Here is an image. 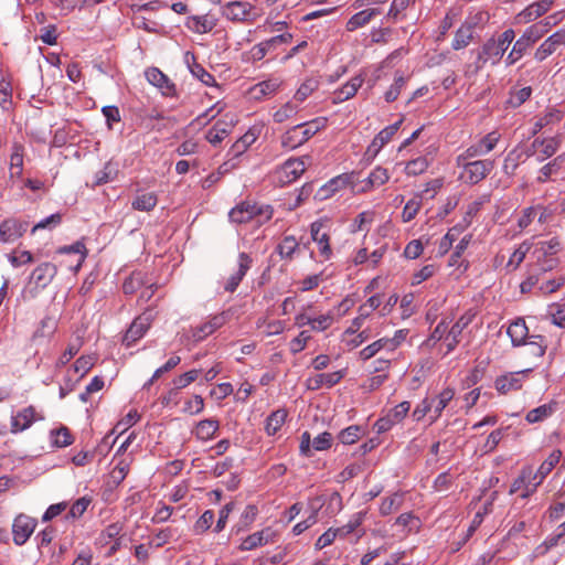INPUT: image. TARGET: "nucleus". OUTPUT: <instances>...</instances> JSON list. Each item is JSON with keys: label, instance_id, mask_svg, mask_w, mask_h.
<instances>
[{"label": "nucleus", "instance_id": "obj_1", "mask_svg": "<svg viewBox=\"0 0 565 565\" xmlns=\"http://www.w3.org/2000/svg\"><path fill=\"white\" fill-rule=\"evenodd\" d=\"M327 122L326 117H318L291 127L281 136V146L291 150L302 146L317 132L324 129Z\"/></svg>", "mask_w": 565, "mask_h": 565}, {"label": "nucleus", "instance_id": "obj_2", "mask_svg": "<svg viewBox=\"0 0 565 565\" xmlns=\"http://www.w3.org/2000/svg\"><path fill=\"white\" fill-rule=\"evenodd\" d=\"M515 38V32L512 29H507L498 40H489L482 46L480 51L477 52L478 62L476 68H482L486 66L487 62H490V65H494L499 62L511 43Z\"/></svg>", "mask_w": 565, "mask_h": 565}, {"label": "nucleus", "instance_id": "obj_3", "mask_svg": "<svg viewBox=\"0 0 565 565\" xmlns=\"http://www.w3.org/2000/svg\"><path fill=\"white\" fill-rule=\"evenodd\" d=\"M274 210L268 204H258L250 201H243L234 206L228 217L236 224L248 223L256 218L259 224L266 223L273 217Z\"/></svg>", "mask_w": 565, "mask_h": 565}, {"label": "nucleus", "instance_id": "obj_4", "mask_svg": "<svg viewBox=\"0 0 565 565\" xmlns=\"http://www.w3.org/2000/svg\"><path fill=\"white\" fill-rule=\"evenodd\" d=\"M223 14L233 22H254L263 15V10L245 1H232L223 8Z\"/></svg>", "mask_w": 565, "mask_h": 565}, {"label": "nucleus", "instance_id": "obj_5", "mask_svg": "<svg viewBox=\"0 0 565 565\" xmlns=\"http://www.w3.org/2000/svg\"><path fill=\"white\" fill-rule=\"evenodd\" d=\"M494 160H475L466 166V172H461L459 178L467 184H478L491 173L494 169Z\"/></svg>", "mask_w": 565, "mask_h": 565}, {"label": "nucleus", "instance_id": "obj_6", "mask_svg": "<svg viewBox=\"0 0 565 565\" xmlns=\"http://www.w3.org/2000/svg\"><path fill=\"white\" fill-rule=\"evenodd\" d=\"M36 525L38 521L35 519L23 513L17 515L12 524L14 544L18 546L25 544L30 536L33 534Z\"/></svg>", "mask_w": 565, "mask_h": 565}, {"label": "nucleus", "instance_id": "obj_7", "mask_svg": "<svg viewBox=\"0 0 565 565\" xmlns=\"http://www.w3.org/2000/svg\"><path fill=\"white\" fill-rule=\"evenodd\" d=\"M237 121L238 119L236 115L226 114L222 119L217 120L211 129L206 131V140L213 146L220 145L224 138L232 132Z\"/></svg>", "mask_w": 565, "mask_h": 565}, {"label": "nucleus", "instance_id": "obj_8", "mask_svg": "<svg viewBox=\"0 0 565 565\" xmlns=\"http://www.w3.org/2000/svg\"><path fill=\"white\" fill-rule=\"evenodd\" d=\"M152 319L153 315L151 310H147L137 317L130 324L129 329L126 331L122 338V343L126 347H131L139 339H141L149 329Z\"/></svg>", "mask_w": 565, "mask_h": 565}, {"label": "nucleus", "instance_id": "obj_9", "mask_svg": "<svg viewBox=\"0 0 565 565\" xmlns=\"http://www.w3.org/2000/svg\"><path fill=\"white\" fill-rule=\"evenodd\" d=\"M562 457L561 450H554L547 458L544 460L541 466L539 467L537 471L535 473L532 472L534 483L530 488L526 486V492L521 494L523 499L530 497L533 494L537 488L542 483V481L545 479V477L554 469V467L559 462Z\"/></svg>", "mask_w": 565, "mask_h": 565}, {"label": "nucleus", "instance_id": "obj_10", "mask_svg": "<svg viewBox=\"0 0 565 565\" xmlns=\"http://www.w3.org/2000/svg\"><path fill=\"white\" fill-rule=\"evenodd\" d=\"M29 228V222L17 218L4 220L0 225V238L4 243H12L20 238Z\"/></svg>", "mask_w": 565, "mask_h": 565}, {"label": "nucleus", "instance_id": "obj_11", "mask_svg": "<svg viewBox=\"0 0 565 565\" xmlns=\"http://www.w3.org/2000/svg\"><path fill=\"white\" fill-rule=\"evenodd\" d=\"M562 46H565V29H561L550 35L535 51L534 57L537 61H544L555 53Z\"/></svg>", "mask_w": 565, "mask_h": 565}, {"label": "nucleus", "instance_id": "obj_12", "mask_svg": "<svg viewBox=\"0 0 565 565\" xmlns=\"http://www.w3.org/2000/svg\"><path fill=\"white\" fill-rule=\"evenodd\" d=\"M403 120L398 121L385 127L382 129L372 140L370 146L366 149L365 154L370 158H375L381 149L393 138V136L398 131Z\"/></svg>", "mask_w": 565, "mask_h": 565}, {"label": "nucleus", "instance_id": "obj_13", "mask_svg": "<svg viewBox=\"0 0 565 565\" xmlns=\"http://www.w3.org/2000/svg\"><path fill=\"white\" fill-rule=\"evenodd\" d=\"M237 260L238 269L227 278L224 285V290L231 294L237 289L241 281L246 276L247 271L250 269L253 264V258L245 252L238 254Z\"/></svg>", "mask_w": 565, "mask_h": 565}, {"label": "nucleus", "instance_id": "obj_14", "mask_svg": "<svg viewBox=\"0 0 565 565\" xmlns=\"http://www.w3.org/2000/svg\"><path fill=\"white\" fill-rule=\"evenodd\" d=\"M57 274V267L52 263H42L35 267L31 274L30 282L34 284L38 290L47 287L55 275Z\"/></svg>", "mask_w": 565, "mask_h": 565}, {"label": "nucleus", "instance_id": "obj_15", "mask_svg": "<svg viewBox=\"0 0 565 565\" xmlns=\"http://www.w3.org/2000/svg\"><path fill=\"white\" fill-rule=\"evenodd\" d=\"M477 17L467 19L456 31L451 42V47L456 51L467 47L473 40L475 26L477 25Z\"/></svg>", "mask_w": 565, "mask_h": 565}, {"label": "nucleus", "instance_id": "obj_16", "mask_svg": "<svg viewBox=\"0 0 565 565\" xmlns=\"http://www.w3.org/2000/svg\"><path fill=\"white\" fill-rule=\"evenodd\" d=\"M43 419V416L38 415L33 406H28L20 411L11 419V431L19 433L28 429L35 420Z\"/></svg>", "mask_w": 565, "mask_h": 565}, {"label": "nucleus", "instance_id": "obj_17", "mask_svg": "<svg viewBox=\"0 0 565 565\" xmlns=\"http://www.w3.org/2000/svg\"><path fill=\"white\" fill-rule=\"evenodd\" d=\"M501 135L498 131H491L482 137L477 143L467 148L468 157H481L494 149L499 142Z\"/></svg>", "mask_w": 565, "mask_h": 565}, {"label": "nucleus", "instance_id": "obj_18", "mask_svg": "<svg viewBox=\"0 0 565 565\" xmlns=\"http://www.w3.org/2000/svg\"><path fill=\"white\" fill-rule=\"evenodd\" d=\"M306 170L303 160L288 159L277 171L279 181L291 183L296 181Z\"/></svg>", "mask_w": 565, "mask_h": 565}, {"label": "nucleus", "instance_id": "obj_19", "mask_svg": "<svg viewBox=\"0 0 565 565\" xmlns=\"http://www.w3.org/2000/svg\"><path fill=\"white\" fill-rule=\"evenodd\" d=\"M217 24V19L212 14L191 15L185 21V26L199 34L211 32Z\"/></svg>", "mask_w": 565, "mask_h": 565}, {"label": "nucleus", "instance_id": "obj_20", "mask_svg": "<svg viewBox=\"0 0 565 565\" xmlns=\"http://www.w3.org/2000/svg\"><path fill=\"white\" fill-rule=\"evenodd\" d=\"M552 4L553 0H540L534 2L516 15V21L523 24L530 23L546 13Z\"/></svg>", "mask_w": 565, "mask_h": 565}, {"label": "nucleus", "instance_id": "obj_21", "mask_svg": "<svg viewBox=\"0 0 565 565\" xmlns=\"http://www.w3.org/2000/svg\"><path fill=\"white\" fill-rule=\"evenodd\" d=\"M226 321L224 313L215 315L209 321L192 329V338L195 342L204 340L207 335L212 334L221 328Z\"/></svg>", "mask_w": 565, "mask_h": 565}, {"label": "nucleus", "instance_id": "obj_22", "mask_svg": "<svg viewBox=\"0 0 565 565\" xmlns=\"http://www.w3.org/2000/svg\"><path fill=\"white\" fill-rule=\"evenodd\" d=\"M147 81L157 87L166 97H175L178 95L177 86L166 73H145Z\"/></svg>", "mask_w": 565, "mask_h": 565}, {"label": "nucleus", "instance_id": "obj_23", "mask_svg": "<svg viewBox=\"0 0 565 565\" xmlns=\"http://www.w3.org/2000/svg\"><path fill=\"white\" fill-rule=\"evenodd\" d=\"M262 128H249L239 139H237L228 151V156L237 158L243 154L259 137Z\"/></svg>", "mask_w": 565, "mask_h": 565}, {"label": "nucleus", "instance_id": "obj_24", "mask_svg": "<svg viewBox=\"0 0 565 565\" xmlns=\"http://www.w3.org/2000/svg\"><path fill=\"white\" fill-rule=\"evenodd\" d=\"M322 227L323 223L321 221L313 222L310 226L311 238L318 244L320 255L324 259H329L332 255L330 237L326 232H321Z\"/></svg>", "mask_w": 565, "mask_h": 565}, {"label": "nucleus", "instance_id": "obj_25", "mask_svg": "<svg viewBox=\"0 0 565 565\" xmlns=\"http://www.w3.org/2000/svg\"><path fill=\"white\" fill-rule=\"evenodd\" d=\"M279 86L280 82L277 78H269L252 86L247 94L253 100H262L274 95Z\"/></svg>", "mask_w": 565, "mask_h": 565}, {"label": "nucleus", "instance_id": "obj_26", "mask_svg": "<svg viewBox=\"0 0 565 565\" xmlns=\"http://www.w3.org/2000/svg\"><path fill=\"white\" fill-rule=\"evenodd\" d=\"M399 345V340L382 338L365 347L360 351V358L363 361L372 359L381 350L385 349L393 352Z\"/></svg>", "mask_w": 565, "mask_h": 565}, {"label": "nucleus", "instance_id": "obj_27", "mask_svg": "<svg viewBox=\"0 0 565 565\" xmlns=\"http://www.w3.org/2000/svg\"><path fill=\"white\" fill-rule=\"evenodd\" d=\"M525 372L522 373H509L501 375L495 380V388L502 394H507L511 391H518L522 387V379Z\"/></svg>", "mask_w": 565, "mask_h": 565}, {"label": "nucleus", "instance_id": "obj_28", "mask_svg": "<svg viewBox=\"0 0 565 565\" xmlns=\"http://www.w3.org/2000/svg\"><path fill=\"white\" fill-rule=\"evenodd\" d=\"M269 542H274L273 533L270 529H265L258 532H255L243 540L239 545L241 551H252L258 546H264Z\"/></svg>", "mask_w": 565, "mask_h": 565}, {"label": "nucleus", "instance_id": "obj_29", "mask_svg": "<svg viewBox=\"0 0 565 565\" xmlns=\"http://www.w3.org/2000/svg\"><path fill=\"white\" fill-rule=\"evenodd\" d=\"M363 82L364 79L360 74L352 77L340 89L333 93V104H340L353 97Z\"/></svg>", "mask_w": 565, "mask_h": 565}, {"label": "nucleus", "instance_id": "obj_30", "mask_svg": "<svg viewBox=\"0 0 565 565\" xmlns=\"http://www.w3.org/2000/svg\"><path fill=\"white\" fill-rule=\"evenodd\" d=\"M388 180H390V173H388L387 169H385L381 166H377L376 168H374L371 171L369 177L364 181H362L361 191L367 192L374 188H379V186L385 184Z\"/></svg>", "mask_w": 565, "mask_h": 565}, {"label": "nucleus", "instance_id": "obj_31", "mask_svg": "<svg viewBox=\"0 0 565 565\" xmlns=\"http://www.w3.org/2000/svg\"><path fill=\"white\" fill-rule=\"evenodd\" d=\"M342 377H343V374L341 371H337V372H332V373L317 374V375L308 379V381H307L308 388L309 390H319L323 385H326L327 387H332L333 385L339 383Z\"/></svg>", "mask_w": 565, "mask_h": 565}, {"label": "nucleus", "instance_id": "obj_32", "mask_svg": "<svg viewBox=\"0 0 565 565\" xmlns=\"http://www.w3.org/2000/svg\"><path fill=\"white\" fill-rule=\"evenodd\" d=\"M471 319L465 316L460 317L452 327L448 330L446 341H447V353L455 350L460 341V335L465 328L470 323Z\"/></svg>", "mask_w": 565, "mask_h": 565}, {"label": "nucleus", "instance_id": "obj_33", "mask_svg": "<svg viewBox=\"0 0 565 565\" xmlns=\"http://www.w3.org/2000/svg\"><path fill=\"white\" fill-rule=\"evenodd\" d=\"M507 333L511 338V342L514 347L523 345L525 339L529 338V329L525 321L521 318L509 326Z\"/></svg>", "mask_w": 565, "mask_h": 565}, {"label": "nucleus", "instance_id": "obj_34", "mask_svg": "<svg viewBox=\"0 0 565 565\" xmlns=\"http://www.w3.org/2000/svg\"><path fill=\"white\" fill-rule=\"evenodd\" d=\"M454 396V388L446 387L436 397L430 399V402H433L431 422H435L437 418L440 417L443 411L447 407L450 401H452Z\"/></svg>", "mask_w": 565, "mask_h": 565}, {"label": "nucleus", "instance_id": "obj_35", "mask_svg": "<svg viewBox=\"0 0 565 565\" xmlns=\"http://www.w3.org/2000/svg\"><path fill=\"white\" fill-rule=\"evenodd\" d=\"M220 428V423L216 419H203L198 423L194 434L198 439L206 441L212 439Z\"/></svg>", "mask_w": 565, "mask_h": 565}, {"label": "nucleus", "instance_id": "obj_36", "mask_svg": "<svg viewBox=\"0 0 565 565\" xmlns=\"http://www.w3.org/2000/svg\"><path fill=\"white\" fill-rule=\"evenodd\" d=\"M23 151L24 148L20 143H13L10 156V178H20L23 171Z\"/></svg>", "mask_w": 565, "mask_h": 565}, {"label": "nucleus", "instance_id": "obj_37", "mask_svg": "<svg viewBox=\"0 0 565 565\" xmlns=\"http://www.w3.org/2000/svg\"><path fill=\"white\" fill-rule=\"evenodd\" d=\"M380 14L379 9L362 10L350 18L347 23L348 31H354L367 24L375 15Z\"/></svg>", "mask_w": 565, "mask_h": 565}, {"label": "nucleus", "instance_id": "obj_38", "mask_svg": "<svg viewBox=\"0 0 565 565\" xmlns=\"http://www.w3.org/2000/svg\"><path fill=\"white\" fill-rule=\"evenodd\" d=\"M288 413L285 408L273 412L265 423V430L269 436H274L285 424Z\"/></svg>", "mask_w": 565, "mask_h": 565}, {"label": "nucleus", "instance_id": "obj_39", "mask_svg": "<svg viewBox=\"0 0 565 565\" xmlns=\"http://www.w3.org/2000/svg\"><path fill=\"white\" fill-rule=\"evenodd\" d=\"M404 503V493L395 492L388 497L382 499L380 505V513L383 516L390 515L393 512L399 510Z\"/></svg>", "mask_w": 565, "mask_h": 565}, {"label": "nucleus", "instance_id": "obj_40", "mask_svg": "<svg viewBox=\"0 0 565 565\" xmlns=\"http://www.w3.org/2000/svg\"><path fill=\"white\" fill-rule=\"evenodd\" d=\"M158 203V198L153 192H146L137 194L131 205L136 211L149 212L154 209Z\"/></svg>", "mask_w": 565, "mask_h": 565}, {"label": "nucleus", "instance_id": "obj_41", "mask_svg": "<svg viewBox=\"0 0 565 565\" xmlns=\"http://www.w3.org/2000/svg\"><path fill=\"white\" fill-rule=\"evenodd\" d=\"M349 175L342 174L331 179L327 184H324L318 192L320 199H327L334 192L343 189L349 183Z\"/></svg>", "mask_w": 565, "mask_h": 565}, {"label": "nucleus", "instance_id": "obj_42", "mask_svg": "<svg viewBox=\"0 0 565 565\" xmlns=\"http://www.w3.org/2000/svg\"><path fill=\"white\" fill-rule=\"evenodd\" d=\"M542 147L541 153L542 157L539 158L540 161H544L545 159L552 157L557 149L559 148V141L556 138H548V139H540L536 138L532 142L533 148Z\"/></svg>", "mask_w": 565, "mask_h": 565}, {"label": "nucleus", "instance_id": "obj_43", "mask_svg": "<svg viewBox=\"0 0 565 565\" xmlns=\"http://www.w3.org/2000/svg\"><path fill=\"white\" fill-rule=\"evenodd\" d=\"M531 46L532 44L523 35H521L514 42L513 47L507 57L508 65H512L518 62Z\"/></svg>", "mask_w": 565, "mask_h": 565}, {"label": "nucleus", "instance_id": "obj_44", "mask_svg": "<svg viewBox=\"0 0 565 565\" xmlns=\"http://www.w3.org/2000/svg\"><path fill=\"white\" fill-rule=\"evenodd\" d=\"M527 347L529 354L541 358L545 354L546 351V341L543 335L533 334L529 337V341L524 343Z\"/></svg>", "mask_w": 565, "mask_h": 565}, {"label": "nucleus", "instance_id": "obj_45", "mask_svg": "<svg viewBox=\"0 0 565 565\" xmlns=\"http://www.w3.org/2000/svg\"><path fill=\"white\" fill-rule=\"evenodd\" d=\"M531 249V244L527 242H523L519 245V247L512 253L508 264L507 269L509 271L515 270L524 260L526 254Z\"/></svg>", "mask_w": 565, "mask_h": 565}, {"label": "nucleus", "instance_id": "obj_46", "mask_svg": "<svg viewBox=\"0 0 565 565\" xmlns=\"http://www.w3.org/2000/svg\"><path fill=\"white\" fill-rule=\"evenodd\" d=\"M51 440L53 446L63 448L72 445L74 439L70 429L65 426H62L58 429L51 431Z\"/></svg>", "mask_w": 565, "mask_h": 565}, {"label": "nucleus", "instance_id": "obj_47", "mask_svg": "<svg viewBox=\"0 0 565 565\" xmlns=\"http://www.w3.org/2000/svg\"><path fill=\"white\" fill-rule=\"evenodd\" d=\"M534 480L532 476V469L531 468H524L521 472V475L513 481L510 488V494H513L518 492L519 490L523 489V493L526 492V486L530 488L533 486Z\"/></svg>", "mask_w": 565, "mask_h": 565}, {"label": "nucleus", "instance_id": "obj_48", "mask_svg": "<svg viewBox=\"0 0 565 565\" xmlns=\"http://www.w3.org/2000/svg\"><path fill=\"white\" fill-rule=\"evenodd\" d=\"M563 118V113L559 109L551 108L548 109L543 117H541L535 124L533 128V134H537L545 126L555 124L561 121Z\"/></svg>", "mask_w": 565, "mask_h": 565}, {"label": "nucleus", "instance_id": "obj_49", "mask_svg": "<svg viewBox=\"0 0 565 565\" xmlns=\"http://www.w3.org/2000/svg\"><path fill=\"white\" fill-rule=\"evenodd\" d=\"M362 435L363 428L359 425H352L342 429L338 435V439L343 445H352L358 441Z\"/></svg>", "mask_w": 565, "mask_h": 565}, {"label": "nucleus", "instance_id": "obj_50", "mask_svg": "<svg viewBox=\"0 0 565 565\" xmlns=\"http://www.w3.org/2000/svg\"><path fill=\"white\" fill-rule=\"evenodd\" d=\"M471 235L468 234V235H465L460 241L459 243L456 245L455 247V250L452 252L450 258H449V263L448 265L454 267V266H457V267H460L462 265L463 262H461V256L462 254L466 252V249L468 248L470 242H471Z\"/></svg>", "mask_w": 565, "mask_h": 565}, {"label": "nucleus", "instance_id": "obj_51", "mask_svg": "<svg viewBox=\"0 0 565 565\" xmlns=\"http://www.w3.org/2000/svg\"><path fill=\"white\" fill-rule=\"evenodd\" d=\"M562 249V243L558 237H552L550 241L540 242L535 253L542 256H555Z\"/></svg>", "mask_w": 565, "mask_h": 565}, {"label": "nucleus", "instance_id": "obj_52", "mask_svg": "<svg viewBox=\"0 0 565 565\" xmlns=\"http://www.w3.org/2000/svg\"><path fill=\"white\" fill-rule=\"evenodd\" d=\"M56 321L52 317H45L41 320L40 326L34 331L32 340L35 341L39 338L50 337L56 330Z\"/></svg>", "mask_w": 565, "mask_h": 565}, {"label": "nucleus", "instance_id": "obj_53", "mask_svg": "<svg viewBox=\"0 0 565 565\" xmlns=\"http://www.w3.org/2000/svg\"><path fill=\"white\" fill-rule=\"evenodd\" d=\"M365 515L366 512L364 511L353 514L347 524L335 529L339 536L344 537L355 531L364 521Z\"/></svg>", "mask_w": 565, "mask_h": 565}, {"label": "nucleus", "instance_id": "obj_54", "mask_svg": "<svg viewBox=\"0 0 565 565\" xmlns=\"http://www.w3.org/2000/svg\"><path fill=\"white\" fill-rule=\"evenodd\" d=\"M553 413V407L551 405L544 404L541 405L534 409H531L526 416L525 419L530 424L540 423L547 417H550Z\"/></svg>", "mask_w": 565, "mask_h": 565}, {"label": "nucleus", "instance_id": "obj_55", "mask_svg": "<svg viewBox=\"0 0 565 565\" xmlns=\"http://www.w3.org/2000/svg\"><path fill=\"white\" fill-rule=\"evenodd\" d=\"M299 244L295 236H285L277 246V250L282 258H291Z\"/></svg>", "mask_w": 565, "mask_h": 565}, {"label": "nucleus", "instance_id": "obj_56", "mask_svg": "<svg viewBox=\"0 0 565 565\" xmlns=\"http://www.w3.org/2000/svg\"><path fill=\"white\" fill-rule=\"evenodd\" d=\"M12 84L9 76H2L0 79V105L8 109L11 105Z\"/></svg>", "mask_w": 565, "mask_h": 565}, {"label": "nucleus", "instance_id": "obj_57", "mask_svg": "<svg viewBox=\"0 0 565 565\" xmlns=\"http://www.w3.org/2000/svg\"><path fill=\"white\" fill-rule=\"evenodd\" d=\"M298 111L297 105L292 104L291 102L286 103L282 105L278 110H276L273 115L274 121L281 124L291 117H294Z\"/></svg>", "mask_w": 565, "mask_h": 565}, {"label": "nucleus", "instance_id": "obj_58", "mask_svg": "<svg viewBox=\"0 0 565 565\" xmlns=\"http://www.w3.org/2000/svg\"><path fill=\"white\" fill-rule=\"evenodd\" d=\"M429 163L427 158L418 157L414 160L407 162L405 167V172L407 175H418L425 172L428 168Z\"/></svg>", "mask_w": 565, "mask_h": 565}, {"label": "nucleus", "instance_id": "obj_59", "mask_svg": "<svg viewBox=\"0 0 565 565\" xmlns=\"http://www.w3.org/2000/svg\"><path fill=\"white\" fill-rule=\"evenodd\" d=\"M462 231V228L458 225L451 227L447 233L446 235L441 238L440 243H439V247H438V252L440 255H444L446 254L452 243L456 241L457 238V235Z\"/></svg>", "mask_w": 565, "mask_h": 565}, {"label": "nucleus", "instance_id": "obj_60", "mask_svg": "<svg viewBox=\"0 0 565 565\" xmlns=\"http://www.w3.org/2000/svg\"><path fill=\"white\" fill-rule=\"evenodd\" d=\"M214 521V512L212 510H206L195 522L193 530L196 534H202L206 532L213 524Z\"/></svg>", "mask_w": 565, "mask_h": 565}, {"label": "nucleus", "instance_id": "obj_61", "mask_svg": "<svg viewBox=\"0 0 565 565\" xmlns=\"http://www.w3.org/2000/svg\"><path fill=\"white\" fill-rule=\"evenodd\" d=\"M531 94V87H522L511 93L508 103L514 108L519 107L530 98Z\"/></svg>", "mask_w": 565, "mask_h": 565}, {"label": "nucleus", "instance_id": "obj_62", "mask_svg": "<svg viewBox=\"0 0 565 565\" xmlns=\"http://www.w3.org/2000/svg\"><path fill=\"white\" fill-rule=\"evenodd\" d=\"M318 88V81L316 78H308L295 94V99L303 102L313 90Z\"/></svg>", "mask_w": 565, "mask_h": 565}, {"label": "nucleus", "instance_id": "obj_63", "mask_svg": "<svg viewBox=\"0 0 565 565\" xmlns=\"http://www.w3.org/2000/svg\"><path fill=\"white\" fill-rule=\"evenodd\" d=\"M564 511H565V492H557L555 494L554 503L550 509V518L553 520H557L562 516Z\"/></svg>", "mask_w": 565, "mask_h": 565}, {"label": "nucleus", "instance_id": "obj_64", "mask_svg": "<svg viewBox=\"0 0 565 565\" xmlns=\"http://www.w3.org/2000/svg\"><path fill=\"white\" fill-rule=\"evenodd\" d=\"M550 316L553 324L565 328V305H553Z\"/></svg>", "mask_w": 565, "mask_h": 565}]
</instances>
